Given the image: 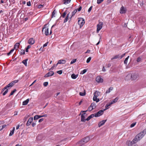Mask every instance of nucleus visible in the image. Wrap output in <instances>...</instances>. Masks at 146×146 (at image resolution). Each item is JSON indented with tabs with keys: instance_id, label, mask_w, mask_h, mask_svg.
<instances>
[{
	"instance_id": "nucleus-1",
	"label": "nucleus",
	"mask_w": 146,
	"mask_h": 146,
	"mask_svg": "<svg viewBox=\"0 0 146 146\" xmlns=\"http://www.w3.org/2000/svg\"><path fill=\"white\" fill-rule=\"evenodd\" d=\"M142 138L137 134V135L135 136L133 140L130 142L132 143H136Z\"/></svg>"
},
{
	"instance_id": "nucleus-2",
	"label": "nucleus",
	"mask_w": 146,
	"mask_h": 146,
	"mask_svg": "<svg viewBox=\"0 0 146 146\" xmlns=\"http://www.w3.org/2000/svg\"><path fill=\"white\" fill-rule=\"evenodd\" d=\"M90 137H86L82 139L80 141L79 143L82 144L81 145L83 146V145L84 143H86L90 140Z\"/></svg>"
},
{
	"instance_id": "nucleus-3",
	"label": "nucleus",
	"mask_w": 146,
	"mask_h": 146,
	"mask_svg": "<svg viewBox=\"0 0 146 146\" xmlns=\"http://www.w3.org/2000/svg\"><path fill=\"white\" fill-rule=\"evenodd\" d=\"M46 25H44V27L42 28V31H43V29H45V30L44 34L46 35L47 36L49 35V31H48V28L47 27H46ZM52 31L51 30L50 31V33H49V35H51L52 34Z\"/></svg>"
},
{
	"instance_id": "nucleus-4",
	"label": "nucleus",
	"mask_w": 146,
	"mask_h": 146,
	"mask_svg": "<svg viewBox=\"0 0 146 146\" xmlns=\"http://www.w3.org/2000/svg\"><path fill=\"white\" fill-rule=\"evenodd\" d=\"M108 108H105L104 109V110H100L97 113H94L95 117H99L101 115H102L104 113V111L106 110H107Z\"/></svg>"
},
{
	"instance_id": "nucleus-5",
	"label": "nucleus",
	"mask_w": 146,
	"mask_h": 146,
	"mask_svg": "<svg viewBox=\"0 0 146 146\" xmlns=\"http://www.w3.org/2000/svg\"><path fill=\"white\" fill-rule=\"evenodd\" d=\"M85 21L84 19L82 18L78 19V23L80 25V28H81L84 24Z\"/></svg>"
},
{
	"instance_id": "nucleus-6",
	"label": "nucleus",
	"mask_w": 146,
	"mask_h": 146,
	"mask_svg": "<svg viewBox=\"0 0 146 146\" xmlns=\"http://www.w3.org/2000/svg\"><path fill=\"white\" fill-rule=\"evenodd\" d=\"M131 80H135L139 77V75L137 73H133L131 74Z\"/></svg>"
},
{
	"instance_id": "nucleus-7",
	"label": "nucleus",
	"mask_w": 146,
	"mask_h": 146,
	"mask_svg": "<svg viewBox=\"0 0 146 146\" xmlns=\"http://www.w3.org/2000/svg\"><path fill=\"white\" fill-rule=\"evenodd\" d=\"M103 25L102 22H100L97 25V33H98L99 31L102 29Z\"/></svg>"
},
{
	"instance_id": "nucleus-8",
	"label": "nucleus",
	"mask_w": 146,
	"mask_h": 146,
	"mask_svg": "<svg viewBox=\"0 0 146 146\" xmlns=\"http://www.w3.org/2000/svg\"><path fill=\"white\" fill-rule=\"evenodd\" d=\"M146 133V129H144L142 131L138 133V134L142 138L144 136Z\"/></svg>"
},
{
	"instance_id": "nucleus-9",
	"label": "nucleus",
	"mask_w": 146,
	"mask_h": 146,
	"mask_svg": "<svg viewBox=\"0 0 146 146\" xmlns=\"http://www.w3.org/2000/svg\"><path fill=\"white\" fill-rule=\"evenodd\" d=\"M127 10L126 8L122 6L121 7L120 10V13L121 14L125 13H126Z\"/></svg>"
},
{
	"instance_id": "nucleus-10",
	"label": "nucleus",
	"mask_w": 146,
	"mask_h": 146,
	"mask_svg": "<svg viewBox=\"0 0 146 146\" xmlns=\"http://www.w3.org/2000/svg\"><path fill=\"white\" fill-rule=\"evenodd\" d=\"M54 73L52 71H50L47 73L44 76L45 77H47L52 76Z\"/></svg>"
},
{
	"instance_id": "nucleus-11",
	"label": "nucleus",
	"mask_w": 146,
	"mask_h": 146,
	"mask_svg": "<svg viewBox=\"0 0 146 146\" xmlns=\"http://www.w3.org/2000/svg\"><path fill=\"white\" fill-rule=\"evenodd\" d=\"M107 120V119H106L100 121L98 123V127H100L101 126L104 125L105 122Z\"/></svg>"
},
{
	"instance_id": "nucleus-12",
	"label": "nucleus",
	"mask_w": 146,
	"mask_h": 146,
	"mask_svg": "<svg viewBox=\"0 0 146 146\" xmlns=\"http://www.w3.org/2000/svg\"><path fill=\"white\" fill-rule=\"evenodd\" d=\"M96 80L98 83L102 82H103V79L99 76H98L96 78Z\"/></svg>"
},
{
	"instance_id": "nucleus-13",
	"label": "nucleus",
	"mask_w": 146,
	"mask_h": 146,
	"mask_svg": "<svg viewBox=\"0 0 146 146\" xmlns=\"http://www.w3.org/2000/svg\"><path fill=\"white\" fill-rule=\"evenodd\" d=\"M66 60H59L58 61L56 65L57 66L58 64H64L66 63Z\"/></svg>"
},
{
	"instance_id": "nucleus-14",
	"label": "nucleus",
	"mask_w": 146,
	"mask_h": 146,
	"mask_svg": "<svg viewBox=\"0 0 146 146\" xmlns=\"http://www.w3.org/2000/svg\"><path fill=\"white\" fill-rule=\"evenodd\" d=\"M86 113H84L82 114L81 115V121L82 122H85L86 120V119H85V115Z\"/></svg>"
},
{
	"instance_id": "nucleus-15",
	"label": "nucleus",
	"mask_w": 146,
	"mask_h": 146,
	"mask_svg": "<svg viewBox=\"0 0 146 146\" xmlns=\"http://www.w3.org/2000/svg\"><path fill=\"white\" fill-rule=\"evenodd\" d=\"M35 41L34 39L33 38H30L28 40L29 44H33L35 43Z\"/></svg>"
},
{
	"instance_id": "nucleus-16",
	"label": "nucleus",
	"mask_w": 146,
	"mask_h": 146,
	"mask_svg": "<svg viewBox=\"0 0 146 146\" xmlns=\"http://www.w3.org/2000/svg\"><path fill=\"white\" fill-rule=\"evenodd\" d=\"M33 120V118L32 117H30L28 119L27 123V125L29 126L30 125L31 122H32Z\"/></svg>"
},
{
	"instance_id": "nucleus-17",
	"label": "nucleus",
	"mask_w": 146,
	"mask_h": 146,
	"mask_svg": "<svg viewBox=\"0 0 146 146\" xmlns=\"http://www.w3.org/2000/svg\"><path fill=\"white\" fill-rule=\"evenodd\" d=\"M125 80H131V74H128L125 78Z\"/></svg>"
},
{
	"instance_id": "nucleus-18",
	"label": "nucleus",
	"mask_w": 146,
	"mask_h": 146,
	"mask_svg": "<svg viewBox=\"0 0 146 146\" xmlns=\"http://www.w3.org/2000/svg\"><path fill=\"white\" fill-rule=\"evenodd\" d=\"M93 109H92V107H90V106L88 107V110L86 111H82L81 112V113L82 112H86L88 110L89 111H90L92 110Z\"/></svg>"
},
{
	"instance_id": "nucleus-19",
	"label": "nucleus",
	"mask_w": 146,
	"mask_h": 146,
	"mask_svg": "<svg viewBox=\"0 0 146 146\" xmlns=\"http://www.w3.org/2000/svg\"><path fill=\"white\" fill-rule=\"evenodd\" d=\"M94 116H95V115L94 114H92L91 115H90L86 119V120L87 121L89 120L90 119L92 118Z\"/></svg>"
},
{
	"instance_id": "nucleus-20",
	"label": "nucleus",
	"mask_w": 146,
	"mask_h": 146,
	"mask_svg": "<svg viewBox=\"0 0 146 146\" xmlns=\"http://www.w3.org/2000/svg\"><path fill=\"white\" fill-rule=\"evenodd\" d=\"M90 107H92V108L94 109H95L96 107V105L95 103L94 102L92 103L90 105Z\"/></svg>"
},
{
	"instance_id": "nucleus-21",
	"label": "nucleus",
	"mask_w": 146,
	"mask_h": 146,
	"mask_svg": "<svg viewBox=\"0 0 146 146\" xmlns=\"http://www.w3.org/2000/svg\"><path fill=\"white\" fill-rule=\"evenodd\" d=\"M19 44H20L19 43H16L14 45V49L16 50L17 49L19 48Z\"/></svg>"
},
{
	"instance_id": "nucleus-22",
	"label": "nucleus",
	"mask_w": 146,
	"mask_h": 146,
	"mask_svg": "<svg viewBox=\"0 0 146 146\" xmlns=\"http://www.w3.org/2000/svg\"><path fill=\"white\" fill-rule=\"evenodd\" d=\"M70 13L69 12L67 14V15L66 17V18L65 19L64 21V23H65L66 22H67L68 21V19L69 16L70 15Z\"/></svg>"
},
{
	"instance_id": "nucleus-23",
	"label": "nucleus",
	"mask_w": 146,
	"mask_h": 146,
	"mask_svg": "<svg viewBox=\"0 0 146 146\" xmlns=\"http://www.w3.org/2000/svg\"><path fill=\"white\" fill-rule=\"evenodd\" d=\"M71 0H63V3L64 4L66 5L70 2Z\"/></svg>"
},
{
	"instance_id": "nucleus-24",
	"label": "nucleus",
	"mask_w": 146,
	"mask_h": 146,
	"mask_svg": "<svg viewBox=\"0 0 146 146\" xmlns=\"http://www.w3.org/2000/svg\"><path fill=\"white\" fill-rule=\"evenodd\" d=\"M100 94V93L98 91H96L94 94V96L97 97Z\"/></svg>"
},
{
	"instance_id": "nucleus-25",
	"label": "nucleus",
	"mask_w": 146,
	"mask_h": 146,
	"mask_svg": "<svg viewBox=\"0 0 146 146\" xmlns=\"http://www.w3.org/2000/svg\"><path fill=\"white\" fill-rule=\"evenodd\" d=\"M119 98L118 97L116 98L115 99L113 100L111 102V104H112L116 102L118 100Z\"/></svg>"
},
{
	"instance_id": "nucleus-26",
	"label": "nucleus",
	"mask_w": 146,
	"mask_h": 146,
	"mask_svg": "<svg viewBox=\"0 0 146 146\" xmlns=\"http://www.w3.org/2000/svg\"><path fill=\"white\" fill-rule=\"evenodd\" d=\"M93 100L94 101H95L96 102H98L100 101V100L99 98H97V97L94 96L93 98Z\"/></svg>"
},
{
	"instance_id": "nucleus-27",
	"label": "nucleus",
	"mask_w": 146,
	"mask_h": 146,
	"mask_svg": "<svg viewBox=\"0 0 146 146\" xmlns=\"http://www.w3.org/2000/svg\"><path fill=\"white\" fill-rule=\"evenodd\" d=\"M78 76V75H75L74 74H72L71 76V78L73 79H76Z\"/></svg>"
},
{
	"instance_id": "nucleus-28",
	"label": "nucleus",
	"mask_w": 146,
	"mask_h": 146,
	"mask_svg": "<svg viewBox=\"0 0 146 146\" xmlns=\"http://www.w3.org/2000/svg\"><path fill=\"white\" fill-rule=\"evenodd\" d=\"M29 102V99H27L26 100L24 101L23 102V105H26L27 104L28 102Z\"/></svg>"
},
{
	"instance_id": "nucleus-29",
	"label": "nucleus",
	"mask_w": 146,
	"mask_h": 146,
	"mask_svg": "<svg viewBox=\"0 0 146 146\" xmlns=\"http://www.w3.org/2000/svg\"><path fill=\"white\" fill-rule=\"evenodd\" d=\"M117 58L119 59L120 58V56H119V54L116 55L115 56L111 58V60H112Z\"/></svg>"
},
{
	"instance_id": "nucleus-30",
	"label": "nucleus",
	"mask_w": 146,
	"mask_h": 146,
	"mask_svg": "<svg viewBox=\"0 0 146 146\" xmlns=\"http://www.w3.org/2000/svg\"><path fill=\"white\" fill-rule=\"evenodd\" d=\"M15 130V127H13V129L11 131L10 133L9 134V136H11L14 134V131Z\"/></svg>"
},
{
	"instance_id": "nucleus-31",
	"label": "nucleus",
	"mask_w": 146,
	"mask_h": 146,
	"mask_svg": "<svg viewBox=\"0 0 146 146\" xmlns=\"http://www.w3.org/2000/svg\"><path fill=\"white\" fill-rule=\"evenodd\" d=\"M9 87H12L10 83H9L8 85L5 86L4 88L2 90V91H3L5 90L7 88H9Z\"/></svg>"
},
{
	"instance_id": "nucleus-32",
	"label": "nucleus",
	"mask_w": 146,
	"mask_h": 146,
	"mask_svg": "<svg viewBox=\"0 0 146 146\" xmlns=\"http://www.w3.org/2000/svg\"><path fill=\"white\" fill-rule=\"evenodd\" d=\"M113 87H110L108 90H107L106 93L107 94V93H109L111 91H112V90H113Z\"/></svg>"
},
{
	"instance_id": "nucleus-33",
	"label": "nucleus",
	"mask_w": 146,
	"mask_h": 146,
	"mask_svg": "<svg viewBox=\"0 0 146 146\" xmlns=\"http://www.w3.org/2000/svg\"><path fill=\"white\" fill-rule=\"evenodd\" d=\"M28 59H26L25 60H24L22 62L25 65V66H27V61Z\"/></svg>"
},
{
	"instance_id": "nucleus-34",
	"label": "nucleus",
	"mask_w": 146,
	"mask_h": 146,
	"mask_svg": "<svg viewBox=\"0 0 146 146\" xmlns=\"http://www.w3.org/2000/svg\"><path fill=\"white\" fill-rule=\"evenodd\" d=\"M77 11V10L75 9L72 11V15L70 17V19L76 13Z\"/></svg>"
},
{
	"instance_id": "nucleus-35",
	"label": "nucleus",
	"mask_w": 146,
	"mask_h": 146,
	"mask_svg": "<svg viewBox=\"0 0 146 146\" xmlns=\"http://www.w3.org/2000/svg\"><path fill=\"white\" fill-rule=\"evenodd\" d=\"M129 146H138L135 143H132L130 142V143L129 144Z\"/></svg>"
},
{
	"instance_id": "nucleus-36",
	"label": "nucleus",
	"mask_w": 146,
	"mask_h": 146,
	"mask_svg": "<svg viewBox=\"0 0 146 146\" xmlns=\"http://www.w3.org/2000/svg\"><path fill=\"white\" fill-rule=\"evenodd\" d=\"M129 56H128L126 58H125V60H124V63L125 64H127V61H128V58H129Z\"/></svg>"
},
{
	"instance_id": "nucleus-37",
	"label": "nucleus",
	"mask_w": 146,
	"mask_h": 146,
	"mask_svg": "<svg viewBox=\"0 0 146 146\" xmlns=\"http://www.w3.org/2000/svg\"><path fill=\"white\" fill-rule=\"evenodd\" d=\"M43 137V136L40 135H38L37 137L38 139L39 140H41Z\"/></svg>"
},
{
	"instance_id": "nucleus-38",
	"label": "nucleus",
	"mask_w": 146,
	"mask_h": 146,
	"mask_svg": "<svg viewBox=\"0 0 146 146\" xmlns=\"http://www.w3.org/2000/svg\"><path fill=\"white\" fill-rule=\"evenodd\" d=\"M56 11L55 10H54L53 11V12L52 13V15H51V17L52 18H53V17H55L54 15L56 13Z\"/></svg>"
},
{
	"instance_id": "nucleus-39",
	"label": "nucleus",
	"mask_w": 146,
	"mask_h": 146,
	"mask_svg": "<svg viewBox=\"0 0 146 146\" xmlns=\"http://www.w3.org/2000/svg\"><path fill=\"white\" fill-rule=\"evenodd\" d=\"M87 71V69H84L81 72L80 74H84Z\"/></svg>"
},
{
	"instance_id": "nucleus-40",
	"label": "nucleus",
	"mask_w": 146,
	"mask_h": 146,
	"mask_svg": "<svg viewBox=\"0 0 146 146\" xmlns=\"http://www.w3.org/2000/svg\"><path fill=\"white\" fill-rule=\"evenodd\" d=\"M111 104H111V102H110L108 104H107L105 106L106 108H108V109L109 108H108V107L110 106Z\"/></svg>"
},
{
	"instance_id": "nucleus-41",
	"label": "nucleus",
	"mask_w": 146,
	"mask_h": 146,
	"mask_svg": "<svg viewBox=\"0 0 146 146\" xmlns=\"http://www.w3.org/2000/svg\"><path fill=\"white\" fill-rule=\"evenodd\" d=\"M67 10H66L64 13H63V14L62 15V17L64 18L65 17V16L67 14Z\"/></svg>"
},
{
	"instance_id": "nucleus-42",
	"label": "nucleus",
	"mask_w": 146,
	"mask_h": 146,
	"mask_svg": "<svg viewBox=\"0 0 146 146\" xmlns=\"http://www.w3.org/2000/svg\"><path fill=\"white\" fill-rule=\"evenodd\" d=\"M17 91L16 89H14L13 91H12L10 93L9 96H11L13 95L14 93L16 92Z\"/></svg>"
},
{
	"instance_id": "nucleus-43",
	"label": "nucleus",
	"mask_w": 146,
	"mask_h": 146,
	"mask_svg": "<svg viewBox=\"0 0 146 146\" xmlns=\"http://www.w3.org/2000/svg\"><path fill=\"white\" fill-rule=\"evenodd\" d=\"M13 104L12 103L10 102L8 103L7 104V106H9L10 108H11Z\"/></svg>"
},
{
	"instance_id": "nucleus-44",
	"label": "nucleus",
	"mask_w": 146,
	"mask_h": 146,
	"mask_svg": "<svg viewBox=\"0 0 146 146\" xmlns=\"http://www.w3.org/2000/svg\"><path fill=\"white\" fill-rule=\"evenodd\" d=\"M76 59H75L72 60L70 62V64H73L75 63L76 62Z\"/></svg>"
},
{
	"instance_id": "nucleus-45",
	"label": "nucleus",
	"mask_w": 146,
	"mask_h": 146,
	"mask_svg": "<svg viewBox=\"0 0 146 146\" xmlns=\"http://www.w3.org/2000/svg\"><path fill=\"white\" fill-rule=\"evenodd\" d=\"M14 50V49H11L10 51L8 52L7 54L8 55H10V54L12 53V52H13V51Z\"/></svg>"
},
{
	"instance_id": "nucleus-46",
	"label": "nucleus",
	"mask_w": 146,
	"mask_h": 146,
	"mask_svg": "<svg viewBox=\"0 0 146 146\" xmlns=\"http://www.w3.org/2000/svg\"><path fill=\"white\" fill-rule=\"evenodd\" d=\"M80 95L81 96H84L85 95V92L83 93L80 92L79 93Z\"/></svg>"
},
{
	"instance_id": "nucleus-47",
	"label": "nucleus",
	"mask_w": 146,
	"mask_h": 146,
	"mask_svg": "<svg viewBox=\"0 0 146 146\" xmlns=\"http://www.w3.org/2000/svg\"><path fill=\"white\" fill-rule=\"evenodd\" d=\"M91 58L90 57H89L86 60V62L87 63H88L90 62V61L91 60Z\"/></svg>"
},
{
	"instance_id": "nucleus-48",
	"label": "nucleus",
	"mask_w": 146,
	"mask_h": 146,
	"mask_svg": "<svg viewBox=\"0 0 146 146\" xmlns=\"http://www.w3.org/2000/svg\"><path fill=\"white\" fill-rule=\"evenodd\" d=\"M104 0H97V3L99 4L103 1Z\"/></svg>"
},
{
	"instance_id": "nucleus-49",
	"label": "nucleus",
	"mask_w": 146,
	"mask_h": 146,
	"mask_svg": "<svg viewBox=\"0 0 146 146\" xmlns=\"http://www.w3.org/2000/svg\"><path fill=\"white\" fill-rule=\"evenodd\" d=\"M48 84V82H45L43 83V86H45L46 87L47 86V85Z\"/></svg>"
},
{
	"instance_id": "nucleus-50",
	"label": "nucleus",
	"mask_w": 146,
	"mask_h": 146,
	"mask_svg": "<svg viewBox=\"0 0 146 146\" xmlns=\"http://www.w3.org/2000/svg\"><path fill=\"white\" fill-rule=\"evenodd\" d=\"M9 1L11 4H13L14 3L15 1L14 0H9Z\"/></svg>"
},
{
	"instance_id": "nucleus-51",
	"label": "nucleus",
	"mask_w": 146,
	"mask_h": 146,
	"mask_svg": "<svg viewBox=\"0 0 146 146\" xmlns=\"http://www.w3.org/2000/svg\"><path fill=\"white\" fill-rule=\"evenodd\" d=\"M8 90L7 89L5 92L3 93V96L5 95L8 92Z\"/></svg>"
},
{
	"instance_id": "nucleus-52",
	"label": "nucleus",
	"mask_w": 146,
	"mask_h": 146,
	"mask_svg": "<svg viewBox=\"0 0 146 146\" xmlns=\"http://www.w3.org/2000/svg\"><path fill=\"white\" fill-rule=\"evenodd\" d=\"M20 52L21 54H25V51L24 50H21Z\"/></svg>"
},
{
	"instance_id": "nucleus-53",
	"label": "nucleus",
	"mask_w": 146,
	"mask_h": 146,
	"mask_svg": "<svg viewBox=\"0 0 146 146\" xmlns=\"http://www.w3.org/2000/svg\"><path fill=\"white\" fill-rule=\"evenodd\" d=\"M136 124V123H133L131 124V125H130V127H132L135 126V125Z\"/></svg>"
},
{
	"instance_id": "nucleus-54",
	"label": "nucleus",
	"mask_w": 146,
	"mask_h": 146,
	"mask_svg": "<svg viewBox=\"0 0 146 146\" xmlns=\"http://www.w3.org/2000/svg\"><path fill=\"white\" fill-rule=\"evenodd\" d=\"M57 72L59 74H61L62 73V70H60L58 71Z\"/></svg>"
},
{
	"instance_id": "nucleus-55",
	"label": "nucleus",
	"mask_w": 146,
	"mask_h": 146,
	"mask_svg": "<svg viewBox=\"0 0 146 146\" xmlns=\"http://www.w3.org/2000/svg\"><path fill=\"white\" fill-rule=\"evenodd\" d=\"M43 7V5H38L37 7L38 8L40 9L42 8Z\"/></svg>"
},
{
	"instance_id": "nucleus-56",
	"label": "nucleus",
	"mask_w": 146,
	"mask_h": 146,
	"mask_svg": "<svg viewBox=\"0 0 146 146\" xmlns=\"http://www.w3.org/2000/svg\"><path fill=\"white\" fill-rule=\"evenodd\" d=\"M141 58L139 57L137 58V62H139L141 61Z\"/></svg>"
},
{
	"instance_id": "nucleus-57",
	"label": "nucleus",
	"mask_w": 146,
	"mask_h": 146,
	"mask_svg": "<svg viewBox=\"0 0 146 146\" xmlns=\"http://www.w3.org/2000/svg\"><path fill=\"white\" fill-rule=\"evenodd\" d=\"M125 54H126V53H125L124 54H123L122 55H121V56H120V59H121L123 57H124L125 56Z\"/></svg>"
},
{
	"instance_id": "nucleus-58",
	"label": "nucleus",
	"mask_w": 146,
	"mask_h": 146,
	"mask_svg": "<svg viewBox=\"0 0 146 146\" xmlns=\"http://www.w3.org/2000/svg\"><path fill=\"white\" fill-rule=\"evenodd\" d=\"M82 9V7L81 6H79V8L77 9L78 11H80Z\"/></svg>"
},
{
	"instance_id": "nucleus-59",
	"label": "nucleus",
	"mask_w": 146,
	"mask_h": 146,
	"mask_svg": "<svg viewBox=\"0 0 146 146\" xmlns=\"http://www.w3.org/2000/svg\"><path fill=\"white\" fill-rule=\"evenodd\" d=\"M42 117V115H37V119Z\"/></svg>"
},
{
	"instance_id": "nucleus-60",
	"label": "nucleus",
	"mask_w": 146,
	"mask_h": 146,
	"mask_svg": "<svg viewBox=\"0 0 146 146\" xmlns=\"http://www.w3.org/2000/svg\"><path fill=\"white\" fill-rule=\"evenodd\" d=\"M27 5L29 6H30L31 5V3L30 1H29L27 2Z\"/></svg>"
},
{
	"instance_id": "nucleus-61",
	"label": "nucleus",
	"mask_w": 146,
	"mask_h": 146,
	"mask_svg": "<svg viewBox=\"0 0 146 146\" xmlns=\"http://www.w3.org/2000/svg\"><path fill=\"white\" fill-rule=\"evenodd\" d=\"M44 119L43 118H41V119H40L39 120L38 122L39 123H40V122H42V121H43Z\"/></svg>"
},
{
	"instance_id": "nucleus-62",
	"label": "nucleus",
	"mask_w": 146,
	"mask_h": 146,
	"mask_svg": "<svg viewBox=\"0 0 146 146\" xmlns=\"http://www.w3.org/2000/svg\"><path fill=\"white\" fill-rule=\"evenodd\" d=\"M92 6H91L90 7V8L88 10V12H89L91 11V10L92 9Z\"/></svg>"
},
{
	"instance_id": "nucleus-63",
	"label": "nucleus",
	"mask_w": 146,
	"mask_h": 146,
	"mask_svg": "<svg viewBox=\"0 0 146 146\" xmlns=\"http://www.w3.org/2000/svg\"><path fill=\"white\" fill-rule=\"evenodd\" d=\"M48 42H47L46 43H45L43 45V47H46V46H47V44H48Z\"/></svg>"
},
{
	"instance_id": "nucleus-64",
	"label": "nucleus",
	"mask_w": 146,
	"mask_h": 146,
	"mask_svg": "<svg viewBox=\"0 0 146 146\" xmlns=\"http://www.w3.org/2000/svg\"><path fill=\"white\" fill-rule=\"evenodd\" d=\"M11 84V87H12L13 86L15 85L14 83L12 81L11 83H10Z\"/></svg>"
}]
</instances>
